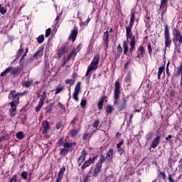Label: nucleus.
Returning <instances> with one entry per match:
<instances>
[{
  "label": "nucleus",
  "mask_w": 182,
  "mask_h": 182,
  "mask_svg": "<svg viewBox=\"0 0 182 182\" xmlns=\"http://www.w3.org/2000/svg\"><path fill=\"white\" fill-rule=\"evenodd\" d=\"M134 12H132L131 14L130 22L128 26L126 27L127 32V42L130 43L131 48H129V52H133L134 50V47L136 46V36L133 35V32H132V28H133V25L134 23Z\"/></svg>",
  "instance_id": "obj_1"
},
{
  "label": "nucleus",
  "mask_w": 182,
  "mask_h": 182,
  "mask_svg": "<svg viewBox=\"0 0 182 182\" xmlns=\"http://www.w3.org/2000/svg\"><path fill=\"white\" fill-rule=\"evenodd\" d=\"M119 97H120V82L119 81L115 82V88L114 90V105L115 107H118L119 112L124 110L127 106V101L123 100L120 105H119Z\"/></svg>",
  "instance_id": "obj_2"
},
{
  "label": "nucleus",
  "mask_w": 182,
  "mask_h": 182,
  "mask_svg": "<svg viewBox=\"0 0 182 182\" xmlns=\"http://www.w3.org/2000/svg\"><path fill=\"white\" fill-rule=\"evenodd\" d=\"M23 94L21 92H16V91L13 90L10 92L9 95V100H12L10 102L11 105V110H10V114L12 117L16 114V105L19 104V97L18 96H23Z\"/></svg>",
  "instance_id": "obj_3"
},
{
  "label": "nucleus",
  "mask_w": 182,
  "mask_h": 182,
  "mask_svg": "<svg viewBox=\"0 0 182 182\" xmlns=\"http://www.w3.org/2000/svg\"><path fill=\"white\" fill-rule=\"evenodd\" d=\"M99 60H100V57L97 55H95L92 62H91L90 65L87 67V73L85 74L87 77L90 75V72L97 70V68H99Z\"/></svg>",
  "instance_id": "obj_4"
},
{
  "label": "nucleus",
  "mask_w": 182,
  "mask_h": 182,
  "mask_svg": "<svg viewBox=\"0 0 182 182\" xmlns=\"http://www.w3.org/2000/svg\"><path fill=\"white\" fill-rule=\"evenodd\" d=\"M103 163H105V156H102L100 158V160L98 161V162L95 165V168L93 172L94 177H97L99 176V173L102 171V166H103Z\"/></svg>",
  "instance_id": "obj_5"
},
{
  "label": "nucleus",
  "mask_w": 182,
  "mask_h": 182,
  "mask_svg": "<svg viewBox=\"0 0 182 182\" xmlns=\"http://www.w3.org/2000/svg\"><path fill=\"white\" fill-rule=\"evenodd\" d=\"M173 36H174V38H176V39H177L178 41V47H177V52L178 53H181V48H182V35H181V33L178 30L175 28L173 30Z\"/></svg>",
  "instance_id": "obj_6"
},
{
  "label": "nucleus",
  "mask_w": 182,
  "mask_h": 182,
  "mask_svg": "<svg viewBox=\"0 0 182 182\" xmlns=\"http://www.w3.org/2000/svg\"><path fill=\"white\" fill-rule=\"evenodd\" d=\"M164 39L165 46L170 48V46H171V40L170 39V31H168V26L167 25L164 26Z\"/></svg>",
  "instance_id": "obj_7"
},
{
  "label": "nucleus",
  "mask_w": 182,
  "mask_h": 182,
  "mask_svg": "<svg viewBox=\"0 0 182 182\" xmlns=\"http://www.w3.org/2000/svg\"><path fill=\"white\" fill-rule=\"evenodd\" d=\"M80 92V82H78L75 87V91L73 94V99L75 100V102H79V92Z\"/></svg>",
  "instance_id": "obj_8"
},
{
  "label": "nucleus",
  "mask_w": 182,
  "mask_h": 182,
  "mask_svg": "<svg viewBox=\"0 0 182 182\" xmlns=\"http://www.w3.org/2000/svg\"><path fill=\"white\" fill-rule=\"evenodd\" d=\"M9 72L11 73V75H16V73H18V70L12 67H9L1 73V77H4V76H6Z\"/></svg>",
  "instance_id": "obj_9"
},
{
  "label": "nucleus",
  "mask_w": 182,
  "mask_h": 182,
  "mask_svg": "<svg viewBox=\"0 0 182 182\" xmlns=\"http://www.w3.org/2000/svg\"><path fill=\"white\" fill-rule=\"evenodd\" d=\"M87 155V152H86V150L83 149L81 152L80 156L78 158L77 163L78 166H82V163L86 160V156Z\"/></svg>",
  "instance_id": "obj_10"
},
{
  "label": "nucleus",
  "mask_w": 182,
  "mask_h": 182,
  "mask_svg": "<svg viewBox=\"0 0 182 182\" xmlns=\"http://www.w3.org/2000/svg\"><path fill=\"white\" fill-rule=\"evenodd\" d=\"M77 32H78L77 27H75L74 29L71 31V33L69 36V39H71L73 42H75V41H76V36H77Z\"/></svg>",
  "instance_id": "obj_11"
},
{
  "label": "nucleus",
  "mask_w": 182,
  "mask_h": 182,
  "mask_svg": "<svg viewBox=\"0 0 182 182\" xmlns=\"http://www.w3.org/2000/svg\"><path fill=\"white\" fill-rule=\"evenodd\" d=\"M96 158L94 159H90L88 160H87L81 166V168H82V170H85V168H87V167H89V166H90V164H93V162L95 161V159Z\"/></svg>",
  "instance_id": "obj_12"
},
{
  "label": "nucleus",
  "mask_w": 182,
  "mask_h": 182,
  "mask_svg": "<svg viewBox=\"0 0 182 182\" xmlns=\"http://www.w3.org/2000/svg\"><path fill=\"white\" fill-rule=\"evenodd\" d=\"M160 143V136H156V138L153 140L152 144H151V147L152 149H156L159 144Z\"/></svg>",
  "instance_id": "obj_13"
},
{
  "label": "nucleus",
  "mask_w": 182,
  "mask_h": 182,
  "mask_svg": "<svg viewBox=\"0 0 182 182\" xmlns=\"http://www.w3.org/2000/svg\"><path fill=\"white\" fill-rule=\"evenodd\" d=\"M145 53L146 52L144 51V47L140 46L138 49L137 58H139V59H141V58L144 56Z\"/></svg>",
  "instance_id": "obj_14"
},
{
  "label": "nucleus",
  "mask_w": 182,
  "mask_h": 182,
  "mask_svg": "<svg viewBox=\"0 0 182 182\" xmlns=\"http://www.w3.org/2000/svg\"><path fill=\"white\" fill-rule=\"evenodd\" d=\"M43 127L44 129L43 130V134H45L48 132L49 129H50V127H49V122H48V121H43Z\"/></svg>",
  "instance_id": "obj_15"
},
{
  "label": "nucleus",
  "mask_w": 182,
  "mask_h": 182,
  "mask_svg": "<svg viewBox=\"0 0 182 182\" xmlns=\"http://www.w3.org/2000/svg\"><path fill=\"white\" fill-rule=\"evenodd\" d=\"M77 51L76 50H73L71 53L68 55L66 62L70 60V59H73L76 56Z\"/></svg>",
  "instance_id": "obj_16"
},
{
  "label": "nucleus",
  "mask_w": 182,
  "mask_h": 182,
  "mask_svg": "<svg viewBox=\"0 0 182 182\" xmlns=\"http://www.w3.org/2000/svg\"><path fill=\"white\" fill-rule=\"evenodd\" d=\"M43 55V48H39L33 55V58H42Z\"/></svg>",
  "instance_id": "obj_17"
},
{
  "label": "nucleus",
  "mask_w": 182,
  "mask_h": 182,
  "mask_svg": "<svg viewBox=\"0 0 182 182\" xmlns=\"http://www.w3.org/2000/svg\"><path fill=\"white\" fill-rule=\"evenodd\" d=\"M79 133V129H73L70 132V136L71 137H76L77 134Z\"/></svg>",
  "instance_id": "obj_18"
},
{
  "label": "nucleus",
  "mask_w": 182,
  "mask_h": 182,
  "mask_svg": "<svg viewBox=\"0 0 182 182\" xmlns=\"http://www.w3.org/2000/svg\"><path fill=\"white\" fill-rule=\"evenodd\" d=\"M107 160H112L113 159V149H109L107 153Z\"/></svg>",
  "instance_id": "obj_19"
},
{
  "label": "nucleus",
  "mask_w": 182,
  "mask_h": 182,
  "mask_svg": "<svg viewBox=\"0 0 182 182\" xmlns=\"http://www.w3.org/2000/svg\"><path fill=\"white\" fill-rule=\"evenodd\" d=\"M73 146H76V143H65L64 144V147L65 149H66L68 150V149H72V147H73Z\"/></svg>",
  "instance_id": "obj_20"
},
{
  "label": "nucleus",
  "mask_w": 182,
  "mask_h": 182,
  "mask_svg": "<svg viewBox=\"0 0 182 182\" xmlns=\"http://www.w3.org/2000/svg\"><path fill=\"white\" fill-rule=\"evenodd\" d=\"M109 40V32L106 31L104 33L103 41L105 45H107V41Z\"/></svg>",
  "instance_id": "obj_21"
},
{
  "label": "nucleus",
  "mask_w": 182,
  "mask_h": 182,
  "mask_svg": "<svg viewBox=\"0 0 182 182\" xmlns=\"http://www.w3.org/2000/svg\"><path fill=\"white\" fill-rule=\"evenodd\" d=\"M123 48H124V54L126 55L127 52H129V46H127V41H124L123 43Z\"/></svg>",
  "instance_id": "obj_22"
},
{
  "label": "nucleus",
  "mask_w": 182,
  "mask_h": 182,
  "mask_svg": "<svg viewBox=\"0 0 182 182\" xmlns=\"http://www.w3.org/2000/svg\"><path fill=\"white\" fill-rule=\"evenodd\" d=\"M123 53V48H122V46L118 45L117 48V55L120 56L122 53Z\"/></svg>",
  "instance_id": "obj_23"
},
{
  "label": "nucleus",
  "mask_w": 182,
  "mask_h": 182,
  "mask_svg": "<svg viewBox=\"0 0 182 182\" xmlns=\"http://www.w3.org/2000/svg\"><path fill=\"white\" fill-rule=\"evenodd\" d=\"M46 99V91H44L43 92V95H41L39 102L43 103V102H45Z\"/></svg>",
  "instance_id": "obj_24"
},
{
  "label": "nucleus",
  "mask_w": 182,
  "mask_h": 182,
  "mask_svg": "<svg viewBox=\"0 0 182 182\" xmlns=\"http://www.w3.org/2000/svg\"><path fill=\"white\" fill-rule=\"evenodd\" d=\"M37 42H38V43H43V41H45V36H43V34L39 36L37 38Z\"/></svg>",
  "instance_id": "obj_25"
},
{
  "label": "nucleus",
  "mask_w": 182,
  "mask_h": 182,
  "mask_svg": "<svg viewBox=\"0 0 182 182\" xmlns=\"http://www.w3.org/2000/svg\"><path fill=\"white\" fill-rule=\"evenodd\" d=\"M113 110H114L113 106L110 105H108L107 106L106 112L107 114H112V112H113Z\"/></svg>",
  "instance_id": "obj_26"
},
{
  "label": "nucleus",
  "mask_w": 182,
  "mask_h": 182,
  "mask_svg": "<svg viewBox=\"0 0 182 182\" xmlns=\"http://www.w3.org/2000/svg\"><path fill=\"white\" fill-rule=\"evenodd\" d=\"M163 72H164V67H160L159 68V72H158V79H161Z\"/></svg>",
  "instance_id": "obj_27"
},
{
  "label": "nucleus",
  "mask_w": 182,
  "mask_h": 182,
  "mask_svg": "<svg viewBox=\"0 0 182 182\" xmlns=\"http://www.w3.org/2000/svg\"><path fill=\"white\" fill-rule=\"evenodd\" d=\"M168 0H161V4L159 6L160 9H164V7L166 6V4H167V1Z\"/></svg>",
  "instance_id": "obj_28"
},
{
  "label": "nucleus",
  "mask_w": 182,
  "mask_h": 182,
  "mask_svg": "<svg viewBox=\"0 0 182 182\" xmlns=\"http://www.w3.org/2000/svg\"><path fill=\"white\" fill-rule=\"evenodd\" d=\"M32 83H33V80L25 81L23 83V86H24L25 87H29V86H31V85H32Z\"/></svg>",
  "instance_id": "obj_29"
},
{
  "label": "nucleus",
  "mask_w": 182,
  "mask_h": 182,
  "mask_svg": "<svg viewBox=\"0 0 182 182\" xmlns=\"http://www.w3.org/2000/svg\"><path fill=\"white\" fill-rule=\"evenodd\" d=\"M103 102H105V97H102L101 100L98 102L99 109H103Z\"/></svg>",
  "instance_id": "obj_30"
},
{
  "label": "nucleus",
  "mask_w": 182,
  "mask_h": 182,
  "mask_svg": "<svg viewBox=\"0 0 182 182\" xmlns=\"http://www.w3.org/2000/svg\"><path fill=\"white\" fill-rule=\"evenodd\" d=\"M22 53H23V49L20 48L17 52L16 58L15 59V60H16V59H19Z\"/></svg>",
  "instance_id": "obj_31"
},
{
  "label": "nucleus",
  "mask_w": 182,
  "mask_h": 182,
  "mask_svg": "<svg viewBox=\"0 0 182 182\" xmlns=\"http://www.w3.org/2000/svg\"><path fill=\"white\" fill-rule=\"evenodd\" d=\"M151 139H153V132H151L146 134V140L148 141H150V140H151Z\"/></svg>",
  "instance_id": "obj_32"
},
{
  "label": "nucleus",
  "mask_w": 182,
  "mask_h": 182,
  "mask_svg": "<svg viewBox=\"0 0 182 182\" xmlns=\"http://www.w3.org/2000/svg\"><path fill=\"white\" fill-rule=\"evenodd\" d=\"M60 154V156H66L68 154V150L65 148L61 149Z\"/></svg>",
  "instance_id": "obj_33"
},
{
  "label": "nucleus",
  "mask_w": 182,
  "mask_h": 182,
  "mask_svg": "<svg viewBox=\"0 0 182 182\" xmlns=\"http://www.w3.org/2000/svg\"><path fill=\"white\" fill-rule=\"evenodd\" d=\"M66 85H75V80L73 79H68L65 80Z\"/></svg>",
  "instance_id": "obj_34"
},
{
  "label": "nucleus",
  "mask_w": 182,
  "mask_h": 182,
  "mask_svg": "<svg viewBox=\"0 0 182 182\" xmlns=\"http://www.w3.org/2000/svg\"><path fill=\"white\" fill-rule=\"evenodd\" d=\"M0 12L2 15H5L6 14V9L2 5H0Z\"/></svg>",
  "instance_id": "obj_35"
},
{
  "label": "nucleus",
  "mask_w": 182,
  "mask_h": 182,
  "mask_svg": "<svg viewBox=\"0 0 182 182\" xmlns=\"http://www.w3.org/2000/svg\"><path fill=\"white\" fill-rule=\"evenodd\" d=\"M42 106H43V104L42 102H38V105L36 107V112H39Z\"/></svg>",
  "instance_id": "obj_36"
},
{
  "label": "nucleus",
  "mask_w": 182,
  "mask_h": 182,
  "mask_svg": "<svg viewBox=\"0 0 182 182\" xmlns=\"http://www.w3.org/2000/svg\"><path fill=\"white\" fill-rule=\"evenodd\" d=\"M21 177H22V178H23V180H26V178H28V172L23 171L21 173Z\"/></svg>",
  "instance_id": "obj_37"
},
{
  "label": "nucleus",
  "mask_w": 182,
  "mask_h": 182,
  "mask_svg": "<svg viewBox=\"0 0 182 182\" xmlns=\"http://www.w3.org/2000/svg\"><path fill=\"white\" fill-rule=\"evenodd\" d=\"M66 170L65 167H63L61 169H60L58 176H63V173H65V171Z\"/></svg>",
  "instance_id": "obj_38"
},
{
  "label": "nucleus",
  "mask_w": 182,
  "mask_h": 182,
  "mask_svg": "<svg viewBox=\"0 0 182 182\" xmlns=\"http://www.w3.org/2000/svg\"><path fill=\"white\" fill-rule=\"evenodd\" d=\"M16 137L18 139H23V132H20L16 134Z\"/></svg>",
  "instance_id": "obj_39"
},
{
  "label": "nucleus",
  "mask_w": 182,
  "mask_h": 182,
  "mask_svg": "<svg viewBox=\"0 0 182 182\" xmlns=\"http://www.w3.org/2000/svg\"><path fill=\"white\" fill-rule=\"evenodd\" d=\"M79 120V118L77 117H75L73 120L71 122L70 124H73V126H75L76 123H77V121Z\"/></svg>",
  "instance_id": "obj_40"
},
{
  "label": "nucleus",
  "mask_w": 182,
  "mask_h": 182,
  "mask_svg": "<svg viewBox=\"0 0 182 182\" xmlns=\"http://www.w3.org/2000/svg\"><path fill=\"white\" fill-rule=\"evenodd\" d=\"M99 123L100 122L98 119L95 120V122L93 123L94 129H97V127H99Z\"/></svg>",
  "instance_id": "obj_41"
},
{
  "label": "nucleus",
  "mask_w": 182,
  "mask_h": 182,
  "mask_svg": "<svg viewBox=\"0 0 182 182\" xmlns=\"http://www.w3.org/2000/svg\"><path fill=\"white\" fill-rule=\"evenodd\" d=\"M63 90V87H59L55 90V95L60 93Z\"/></svg>",
  "instance_id": "obj_42"
},
{
  "label": "nucleus",
  "mask_w": 182,
  "mask_h": 182,
  "mask_svg": "<svg viewBox=\"0 0 182 182\" xmlns=\"http://www.w3.org/2000/svg\"><path fill=\"white\" fill-rule=\"evenodd\" d=\"M51 29L50 28L46 30V38H48L50 35Z\"/></svg>",
  "instance_id": "obj_43"
},
{
  "label": "nucleus",
  "mask_w": 182,
  "mask_h": 182,
  "mask_svg": "<svg viewBox=\"0 0 182 182\" xmlns=\"http://www.w3.org/2000/svg\"><path fill=\"white\" fill-rule=\"evenodd\" d=\"M124 143V141L122 139L117 145V147L122 148V146H123Z\"/></svg>",
  "instance_id": "obj_44"
},
{
  "label": "nucleus",
  "mask_w": 182,
  "mask_h": 182,
  "mask_svg": "<svg viewBox=\"0 0 182 182\" xmlns=\"http://www.w3.org/2000/svg\"><path fill=\"white\" fill-rule=\"evenodd\" d=\"M63 178V176H60V175H58L57 176V179L55 182H60L62 181V179Z\"/></svg>",
  "instance_id": "obj_45"
},
{
  "label": "nucleus",
  "mask_w": 182,
  "mask_h": 182,
  "mask_svg": "<svg viewBox=\"0 0 182 182\" xmlns=\"http://www.w3.org/2000/svg\"><path fill=\"white\" fill-rule=\"evenodd\" d=\"M80 105L82 106V107H85L86 106V100H82Z\"/></svg>",
  "instance_id": "obj_46"
},
{
  "label": "nucleus",
  "mask_w": 182,
  "mask_h": 182,
  "mask_svg": "<svg viewBox=\"0 0 182 182\" xmlns=\"http://www.w3.org/2000/svg\"><path fill=\"white\" fill-rule=\"evenodd\" d=\"M55 127H56L57 130H59V129H60L62 127V122L57 123Z\"/></svg>",
  "instance_id": "obj_47"
},
{
  "label": "nucleus",
  "mask_w": 182,
  "mask_h": 182,
  "mask_svg": "<svg viewBox=\"0 0 182 182\" xmlns=\"http://www.w3.org/2000/svg\"><path fill=\"white\" fill-rule=\"evenodd\" d=\"M58 106L59 107H60V109H62V110H65V105H63V104L58 102Z\"/></svg>",
  "instance_id": "obj_48"
},
{
  "label": "nucleus",
  "mask_w": 182,
  "mask_h": 182,
  "mask_svg": "<svg viewBox=\"0 0 182 182\" xmlns=\"http://www.w3.org/2000/svg\"><path fill=\"white\" fill-rule=\"evenodd\" d=\"M148 50L149 53V55H151V52H153V50L151 49V45H148Z\"/></svg>",
  "instance_id": "obj_49"
},
{
  "label": "nucleus",
  "mask_w": 182,
  "mask_h": 182,
  "mask_svg": "<svg viewBox=\"0 0 182 182\" xmlns=\"http://www.w3.org/2000/svg\"><path fill=\"white\" fill-rule=\"evenodd\" d=\"M89 137V134L85 133L84 135L82 136V140H86Z\"/></svg>",
  "instance_id": "obj_50"
},
{
  "label": "nucleus",
  "mask_w": 182,
  "mask_h": 182,
  "mask_svg": "<svg viewBox=\"0 0 182 182\" xmlns=\"http://www.w3.org/2000/svg\"><path fill=\"white\" fill-rule=\"evenodd\" d=\"M18 180L16 179V176H13L9 182H16Z\"/></svg>",
  "instance_id": "obj_51"
},
{
  "label": "nucleus",
  "mask_w": 182,
  "mask_h": 182,
  "mask_svg": "<svg viewBox=\"0 0 182 182\" xmlns=\"http://www.w3.org/2000/svg\"><path fill=\"white\" fill-rule=\"evenodd\" d=\"M168 180L170 182H174V180L173 179V176H171V175H168Z\"/></svg>",
  "instance_id": "obj_52"
},
{
  "label": "nucleus",
  "mask_w": 182,
  "mask_h": 182,
  "mask_svg": "<svg viewBox=\"0 0 182 182\" xmlns=\"http://www.w3.org/2000/svg\"><path fill=\"white\" fill-rule=\"evenodd\" d=\"M66 52H68V50L66 49V47H63L61 48V53H66Z\"/></svg>",
  "instance_id": "obj_53"
},
{
  "label": "nucleus",
  "mask_w": 182,
  "mask_h": 182,
  "mask_svg": "<svg viewBox=\"0 0 182 182\" xmlns=\"http://www.w3.org/2000/svg\"><path fill=\"white\" fill-rule=\"evenodd\" d=\"M117 148L118 153H119V154H122L123 153V149L119 147H117Z\"/></svg>",
  "instance_id": "obj_54"
},
{
  "label": "nucleus",
  "mask_w": 182,
  "mask_h": 182,
  "mask_svg": "<svg viewBox=\"0 0 182 182\" xmlns=\"http://www.w3.org/2000/svg\"><path fill=\"white\" fill-rule=\"evenodd\" d=\"M50 110H52V107H50L46 108V113H49L50 112Z\"/></svg>",
  "instance_id": "obj_55"
},
{
  "label": "nucleus",
  "mask_w": 182,
  "mask_h": 182,
  "mask_svg": "<svg viewBox=\"0 0 182 182\" xmlns=\"http://www.w3.org/2000/svg\"><path fill=\"white\" fill-rule=\"evenodd\" d=\"M126 82H127V83H129V82H130V75H127V77H126Z\"/></svg>",
  "instance_id": "obj_56"
},
{
  "label": "nucleus",
  "mask_w": 182,
  "mask_h": 182,
  "mask_svg": "<svg viewBox=\"0 0 182 182\" xmlns=\"http://www.w3.org/2000/svg\"><path fill=\"white\" fill-rule=\"evenodd\" d=\"M26 53H28V48L26 49V53L23 55L21 59H24L25 57L26 56Z\"/></svg>",
  "instance_id": "obj_57"
},
{
  "label": "nucleus",
  "mask_w": 182,
  "mask_h": 182,
  "mask_svg": "<svg viewBox=\"0 0 182 182\" xmlns=\"http://www.w3.org/2000/svg\"><path fill=\"white\" fill-rule=\"evenodd\" d=\"M89 22H90V18H88L86 21V22L85 23V25H87L89 23Z\"/></svg>",
  "instance_id": "obj_58"
},
{
  "label": "nucleus",
  "mask_w": 182,
  "mask_h": 182,
  "mask_svg": "<svg viewBox=\"0 0 182 182\" xmlns=\"http://www.w3.org/2000/svg\"><path fill=\"white\" fill-rule=\"evenodd\" d=\"M166 73L167 75H170V73H168V63L167 64V67H166Z\"/></svg>",
  "instance_id": "obj_59"
},
{
  "label": "nucleus",
  "mask_w": 182,
  "mask_h": 182,
  "mask_svg": "<svg viewBox=\"0 0 182 182\" xmlns=\"http://www.w3.org/2000/svg\"><path fill=\"white\" fill-rule=\"evenodd\" d=\"M132 120H133V114H131L129 117V122H132Z\"/></svg>",
  "instance_id": "obj_60"
},
{
  "label": "nucleus",
  "mask_w": 182,
  "mask_h": 182,
  "mask_svg": "<svg viewBox=\"0 0 182 182\" xmlns=\"http://www.w3.org/2000/svg\"><path fill=\"white\" fill-rule=\"evenodd\" d=\"M171 135H168L166 138V140H170V139H171Z\"/></svg>",
  "instance_id": "obj_61"
},
{
  "label": "nucleus",
  "mask_w": 182,
  "mask_h": 182,
  "mask_svg": "<svg viewBox=\"0 0 182 182\" xmlns=\"http://www.w3.org/2000/svg\"><path fill=\"white\" fill-rule=\"evenodd\" d=\"M60 144H63V139L60 140Z\"/></svg>",
  "instance_id": "obj_62"
},
{
  "label": "nucleus",
  "mask_w": 182,
  "mask_h": 182,
  "mask_svg": "<svg viewBox=\"0 0 182 182\" xmlns=\"http://www.w3.org/2000/svg\"><path fill=\"white\" fill-rule=\"evenodd\" d=\"M58 19H59V16H57V18H55V21H58Z\"/></svg>",
  "instance_id": "obj_63"
},
{
  "label": "nucleus",
  "mask_w": 182,
  "mask_h": 182,
  "mask_svg": "<svg viewBox=\"0 0 182 182\" xmlns=\"http://www.w3.org/2000/svg\"><path fill=\"white\" fill-rule=\"evenodd\" d=\"M136 112H140V110L139 109H136Z\"/></svg>",
  "instance_id": "obj_64"
}]
</instances>
